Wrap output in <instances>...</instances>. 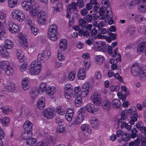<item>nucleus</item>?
I'll return each instance as SVG.
<instances>
[{
    "label": "nucleus",
    "instance_id": "obj_21",
    "mask_svg": "<svg viewBox=\"0 0 146 146\" xmlns=\"http://www.w3.org/2000/svg\"><path fill=\"white\" fill-rule=\"evenodd\" d=\"M47 85L46 82L41 83L37 88V90L39 92V94H42L47 89Z\"/></svg>",
    "mask_w": 146,
    "mask_h": 146
},
{
    "label": "nucleus",
    "instance_id": "obj_42",
    "mask_svg": "<svg viewBox=\"0 0 146 146\" xmlns=\"http://www.w3.org/2000/svg\"><path fill=\"white\" fill-rule=\"evenodd\" d=\"M104 57L101 55L96 56L95 57V61L98 64H100L104 60Z\"/></svg>",
    "mask_w": 146,
    "mask_h": 146
},
{
    "label": "nucleus",
    "instance_id": "obj_64",
    "mask_svg": "<svg viewBox=\"0 0 146 146\" xmlns=\"http://www.w3.org/2000/svg\"><path fill=\"white\" fill-rule=\"evenodd\" d=\"M80 87L79 86H77L75 88L74 92L75 94L74 95V96L75 97H77L78 96H81L80 94Z\"/></svg>",
    "mask_w": 146,
    "mask_h": 146
},
{
    "label": "nucleus",
    "instance_id": "obj_28",
    "mask_svg": "<svg viewBox=\"0 0 146 146\" xmlns=\"http://www.w3.org/2000/svg\"><path fill=\"white\" fill-rule=\"evenodd\" d=\"M86 75L85 70L83 68H80L78 73V79L81 80H84L86 78Z\"/></svg>",
    "mask_w": 146,
    "mask_h": 146
},
{
    "label": "nucleus",
    "instance_id": "obj_11",
    "mask_svg": "<svg viewBox=\"0 0 146 146\" xmlns=\"http://www.w3.org/2000/svg\"><path fill=\"white\" fill-rule=\"evenodd\" d=\"M7 25L9 31L12 33L16 34L19 32V27L17 25L11 22H9L8 23Z\"/></svg>",
    "mask_w": 146,
    "mask_h": 146
},
{
    "label": "nucleus",
    "instance_id": "obj_24",
    "mask_svg": "<svg viewBox=\"0 0 146 146\" xmlns=\"http://www.w3.org/2000/svg\"><path fill=\"white\" fill-rule=\"evenodd\" d=\"M84 114L83 113H80L76 117L74 123L75 124H79L81 123L83 121Z\"/></svg>",
    "mask_w": 146,
    "mask_h": 146
},
{
    "label": "nucleus",
    "instance_id": "obj_41",
    "mask_svg": "<svg viewBox=\"0 0 146 146\" xmlns=\"http://www.w3.org/2000/svg\"><path fill=\"white\" fill-rule=\"evenodd\" d=\"M0 66L2 69H4L5 68L6 69L7 68L10 66V64L8 61L3 60L1 62Z\"/></svg>",
    "mask_w": 146,
    "mask_h": 146
},
{
    "label": "nucleus",
    "instance_id": "obj_1",
    "mask_svg": "<svg viewBox=\"0 0 146 146\" xmlns=\"http://www.w3.org/2000/svg\"><path fill=\"white\" fill-rule=\"evenodd\" d=\"M58 30V27L55 24H52L48 27L47 35L50 39L54 41L58 39L60 35Z\"/></svg>",
    "mask_w": 146,
    "mask_h": 146
},
{
    "label": "nucleus",
    "instance_id": "obj_59",
    "mask_svg": "<svg viewBox=\"0 0 146 146\" xmlns=\"http://www.w3.org/2000/svg\"><path fill=\"white\" fill-rule=\"evenodd\" d=\"M102 4L103 7L106 9L110 8L108 0H102Z\"/></svg>",
    "mask_w": 146,
    "mask_h": 146
},
{
    "label": "nucleus",
    "instance_id": "obj_56",
    "mask_svg": "<svg viewBox=\"0 0 146 146\" xmlns=\"http://www.w3.org/2000/svg\"><path fill=\"white\" fill-rule=\"evenodd\" d=\"M28 65L27 62H24L20 66V70L21 72H24L26 70Z\"/></svg>",
    "mask_w": 146,
    "mask_h": 146
},
{
    "label": "nucleus",
    "instance_id": "obj_46",
    "mask_svg": "<svg viewBox=\"0 0 146 146\" xmlns=\"http://www.w3.org/2000/svg\"><path fill=\"white\" fill-rule=\"evenodd\" d=\"M91 63L90 59L85 60H84V64L86 71H88L90 68Z\"/></svg>",
    "mask_w": 146,
    "mask_h": 146
},
{
    "label": "nucleus",
    "instance_id": "obj_43",
    "mask_svg": "<svg viewBox=\"0 0 146 146\" xmlns=\"http://www.w3.org/2000/svg\"><path fill=\"white\" fill-rule=\"evenodd\" d=\"M0 108L2 110L3 112L5 114H8L11 112L12 110L11 107L9 106L5 107H0Z\"/></svg>",
    "mask_w": 146,
    "mask_h": 146
},
{
    "label": "nucleus",
    "instance_id": "obj_9",
    "mask_svg": "<svg viewBox=\"0 0 146 146\" xmlns=\"http://www.w3.org/2000/svg\"><path fill=\"white\" fill-rule=\"evenodd\" d=\"M89 90L90 84L88 82H86L83 84L81 89V96L84 97H86L89 94Z\"/></svg>",
    "mask_w": 146,
    "mask_h": 146
},
{
    "label": "nucleus",
    "instance_id": "obj_31",
    "mask_svg": "<svg viewBox=\"0 0 146 146\" xmlns=\"http://www.w3.org/2000/svg\"><path fill=\"white\" fill-rule=\"evenodd\" d=\"M29 80L28 78H24L23 79L22 84L23 89L25 90H28L29 88Z\"/></svg>",
    "mask_w": 146,
    "mask_h": 146
},
{
    "label": "nucleus",
    "instance_id": "obj_39",
    "mask_svg": "<svg viewBox=\"0 0 146 146\" xmlns=\"http://www.w3.org/2000/svg\"><path fill=\"white\" fill-rule=\"evenodd\" d=\"M64 90L65 98L67 100L70 99L72 96V94L71 92L72 90L67 89H64Z\"/></svg>",
    "mask_w": 146,
    "mask_h": 146
},
{
    "label": "nucleus",
    "instance_id": "obj_20",
    "mask_svg": "<svg viewBox=\"0 0 146 146\" xmlns=\"http://www.w3.org/2000/svg\"><path fill=\"white\" fill-rule=\"evenodd\" d=\"M16 54L17 59L21 62H23L25 60V57L23 52L19 49H17L16 51Z\"/></svg>",
    "mask_w": 146,
    "mask_h": 146
},
{
    "label": "nucleus",
    "instance_id": "obj_5",
    "mask_svg": "<svg viewBox=\"0 0 146 146\" xmlns=\"http://www.w3.org/2000/svg\"><path fill=\"white\" fill-rule=\"evenodd\" d=\"M137 5L138 9H146V0H132L129 4L130 9L134 8L133 7Z\"/></svg>",
    "mask_w": 146,
    "mask_h": 146
},
{
    "label": "nucleus",
    "instance_id": "obj_29",
    "mask_svg": "<svg viewBox=\"0 0 146 146\" xmlns=\"http://www.w3.org/2000/svg\"><path fill=\"white\" fill-rule=\"evenodd\" d=\"M33 126V124L30 121L27 120L24 123L23 125V128L26 131H32L31 130Z\"/></svg>",
    "mask_w": 146,
    "mask_h": 146
},
{
    "label": "nucleus",
    "instance_id": "obj_2",
    "mask_svg": "<svg viewBox=\"0 0 146 146\" xmlns=\"http://www.w3.org/2000/svg\"><path fill=\"white\" fill-rule=\"evenodd\" d=\"M41 69V64L39 61H34L30 64L29 74L32 76L38 75L40 72Z\"/></svg>",
    "mask_w": 146,
    "mask_h": 146
},
{
    "label": "nucleus",
    "instance_id": "obj_57",
    "mask_svg": "<svg viewBox=\"0 0 146 146\" xmlns=\"http://www.w3.org/2000/svg\"><path fill=\"white\" fill-rule=\"evenodd\" d=\"M65 131V127L62 125H59L57 128L56 132L58 133H63Z\"/></svg>",
    "mask_w": 146,
    "mask_h": 146
},
{
    "label": "nucleus",
    "instance_id": "obj_50",
    "mask_svg": "<svg viewBox=\"0 0 146 146\" xmlns=\"http://www.w3.org/2000/svg\"><path fill=\"white\" fill-rule=\"evenodd\" d=\"M130 139V135L127 133H124L121 138L122 141L125 142L128 141Z\"/></svg>",
    "mask_w": 146,
    "mask_h": 146
},
{
    "label": "nucleus",
    "instance_id": "obj_38",
    "mask_svg": "<svg viewBox=\"0 0 146 146\" xmlns=\"http://www.w3.org/2000/svg\"><path fill=\"white\" fill-rule=\"evenodd\" d=\"M127 113L131 115H137V111L135 108L132 107L131 108H129L127 111Z\"/></svg>",
    "mask_w": 146,
    "mask_h": 146
},
{
    "label": "nucleus",
    "instance_id": "obj_36",
    "mask_svg": "<svg viewBox=\"0 0 146 146\" xmlns=\"http://www.w3.org/2000/svg\"><path fill=\"white\" fill-rule=\"evenodd\" d=\"M102 104V108L104 109L108 110L110 108L111 103L108 100H104Z\"/></svg>",
    "mask_w": 146,
    "mask_h": 146
},
{
    "label": "nucleus",
    "instance_id": "obj_3",
    "mask_svg": "<svg viewBox=\"0 0 146 146\" xmlns=\"http://www.w3.org/2000/svg\"><path fill=\"white\" fill-rule=\"evenodd\" d=\"M100 12V15L102 17H100V19H103L106 18L108 20V23L110 25L114 23V20L113 19V16L112 11H108L107 10H94V12Z\"/></svg>",
    "mask_w": 146,
    "mask_h": 146
},
{
    "label": "nucleus",
    "instance_id": "obj_30",
    "mask_svg": "<svg viewBox=\"0 0 146 146\" xmlns=\"http://www.w3.org/2000/svg\"><path fill=\"white\" fill-rule=\"evenodd\" d=\"M13 46V43L11 40L8 39L5 40L4 46L5 48L10 49Z\"/></svg>",
    "mask_w": 146,
    "mask_h": 146
},
{
    "label": "nucleus",
    "instance_id": "obj_14",
    "mask_svg": "<svg viewBox=\"0 0 146 146\" xmlns=\"http://www.w3.org/2000/svg\"><path fill=\"white\" fill-rule=\"evenodd\" d=\"M86 109L88 112L93 114H96L98 112L97 108L95 107L94 105L91 103L87 104Z\"/></svg>",
    "mask_w": 146,
    "mask_h": 146
},
{
    "label": "nucleus",
    "instance_id": "obj_7",
    "mask_svg": "<svg viewBox=\"0 0 146 146\" xmlns=\"http://www.w3.org/2000/svg\"><path fill=\"white\" fill-rule=\"evenodd\" d=\"M91 99L94 104L97 106L102 105V100L100 94L94 92L91 96Z\"/></svg>",
    "mask_w": 146,
    "mask_h": 146
},
{
    "label": "nucleus",
    "instance_id": "obj_37",
    "mask_svg": "<svg viewBox=\"0 0 146 146\" xmlns=\"http://www.w3.org/2000/svg\"><path fill=\"white\" fill-rule=\"evenodd\" d=\"M32 131H25L21 135V137L22 139L26 140L29 138L32 135Z\"/></svg>",
    "mask_w": 146,
    "mask_h": 146
},
{
    "label": "nucleus",
    "instance_id": "obj_33",
    "mask_svg": "<svg viewBox=\"0 0 146 146\" xmlns=\"http://www.w3.org/2000/svg\"><path fill=\"white\" fill-rule=\"evenodd\" d=\"M112 49L113 48L112 46H109L108 50V52L111 56L115 57L117 55L118 49L117 48H115L113 52H112Z\"/></svg>",
    "mask_w": 146,
    "mask_h": 146
},
{
    "label": "nucleus",
    "instance_id": "obj_60",
    "mask_svg": "<svg viewBox=\"0 0 146 146\" xmlns=\"http://www.w3.org/2000/svg\"><path fill=\"white\" fill-rule=\"evenodd\" d=\"M76 73L73 72L70 73L68 76V79L70 81H73L75 78Z\"/></svg>",
    "mask_w": 146,
    "mask_h": 146
},
{
    "label": "nucleus",
    "instance_id": "obj_8",
    "mask_svg": "<svg viewBox=\"0 0 146 146\" xmlns=\"http://www.w3.org/2000/svg\"><path fill=\"white\" fill-rule=\"evenodd\" d=\"M51 56V52L49 50H42L39 53L38 59L40 60L45 62Z\"/></svg>",
    "mask_w": 146,
    "mask_h": 146
},
{
    "label": "nucleus",
    "instance_id": "obj_61",
    "mask_svg": "<svg viewBox=\"0 0 146 146\" xmlns=\"http://www.w3.org/2000/svg\"><path fill=\"white\" fill-rule=\"evenodd\" d=\"M77 6L76 3L73 2L71 4L69 5L67 7V9H76Z\"/></svg>",
    "mask_w": 146,
    "mask_h": 146
},
{
    "label": "nucleus",
    "instance_id": "obj_35",
    "mask_svg": "<svg viewBox=\"0 0 146 146\" xmlns=\"http://www.w3.org/2000/svg\"><path fill=\"white\" fill-rule=\"evenodd\" d=\"M23 8L24 9H36L39 8V6L38 3H36L34 4V5H23Z\"/></svg>",
    "mask_w": 146,
    "mask_h": 146
},
{
    "label": "nucleus",
    "instance_id": "obj_62",
    "mask_svg": "<svg viewBox=\"0 0 146 146\" xmlns=\"http://www.w3.org/2000/svg\"><path fill=\"white\" fill-rule=\"evenodd\" d=\"M30 29L31 33L35 35H36L38 33V31L35 25L30 27Z\"/></svg>",
    "mask_w": 146,
    "mask_h": 146
},
{
    "label": "nucleus",
    "instance_id": "obj_18",
    "mask_svg": "<svg viewBox=\"0 0 146 146\" xmlns=\"http://www.w3.org/2000/svg\"><path fill=\"white\" fill-rule=\"evenodd\" d=\"M146 48V41H143L138 44L137 52L138 54H141Z\"/></svg>",
    "mask_w": 146,
    "mask_h": 146
},
{
    "label": "nucleus",
    "instance_id": "obj_6",
    "mask_svg": "<svg viewBox=\"0 0 146 146\" xmlns=\"http://www.w3.org/2000/svg\"><path fill=\"white\" fill-rule=\"evenodd\" d=\"M11 16L13 19L20 22L23 21L25 18V14L19 10H14L11 13Z\"/></svg>",
    "mask_w": 146,
    "mask_h": 146
},
{
    "label": "nucleus",
    "instance_id": "obj_16",
    "mask_svg": "<svg viewBox=\"0 0 146 146\" xmlns=\"http://www.w3.org/2000/svg\"><path fill=\"white\" fill-rule=\"evenodd\" d=\"M94 5L93 9H98L100 7L99 5L97 2L96 0H90V3L87 4L86 5V9H92Z\"/></svg>",
    "mask_w": 146,
    "mask_h": 146
},
{
    "label": "nucleus",
    "instance_id": "obj_15",
    "mask_svg": "<svg viewBox=\"0 0 146 146\" xmlns=\"http://www.w3.org/2000/svg\"><path fill=\"white\" fill-rule=\"evenodd\" d=\"M4 88L9 92H14L16 89L15 84L10 82H7L5 84Z\"/></svg>",
    "mask_w": 146,
    "mask_h": 146
},
{
    "label": "nucleus",
    "instance_id": "obj_4",
    "mask_svg": "<svg viewBox=\"0 0 146 146\" xmlns=\"http://www.w3.org/2000/svg\"><path fill=\"white\" fill-rule=\"evenodd\" d=\"M125 118V111H121V117L117 120L118 125L121 124V129L125 128L127 130H130L131 129V126L130 125H129L128 123H126L124 121Z\"/></svg>",
    "mask_w": 146,
    "mask_h": 146
},
{
    "label": "nucleus",
    "instance_id": "obj_48",
    "mask_svg": "<svg viewBox=\"0 0 146 146\" xmlns=\"http://www.w3.org/2000/svg\"><path fill=\"white\" fill-rule=\"evenodd\" d=\"M75 100V104L77 107H79L82 104V100L81 96H78Z\"/></svg>",
    "mask_w": 146,
    "mask_h": 146
},
{
    "label": "nucleus",
    "instance_id": "obj_58",
    "mask_svg": "<svg viewBox=\"0 0 146 146\" xmlns=\"http://www.w3.org/2000/svg\"><path fill=\"white\" fill-rule=\"evenodd\" d=\"M137 115H131L130 116L131 120L129 121V123L131 125H133L134 124L135 122L137 120Z\"/></svg>",
    "mask_w": 146,
    "mask_h": 146
},
{
    "label": "nucleus",
    "instance_id": "obj_63",
    "mask_svg": "<svg viewBox=\"0 0 146 146\" xmlns=\"http://www.w3.org/2000/svg\"><path fill=\"white\" fill-rule=\"evenodd\" d=\"M137 133V129L133 128L131 131V133L130 135V137L131 138L133 139L136 137Z\"/></svg>",
    "mask_w": 146,
    "mask_h": 146
},
{
    "label": "nucleus",
    "instance_id": "obj_44",
    "mask_svg": "<svg viewBox=\"0 0 146 146\" xmlns=\"http://www.w3.org/2000/svg\"><path fill=\"white\" fill-rule=\"evenodd\" d=\"M17 0H8V5L11 8H14L17 3Z\"/></svg>",
    "mask_w": 146,
    "mask_h": 146
},
{
    "label": "nucleus",
    "instance_id": "obj_47",
    "mask_svg": "<svg viewBox=\"0 0 146 146\" xmlns=\"http://www.w3.org/2000/svg\"><path fill=\"white\" fill-rule=\"evenodd\" d=\"M56 111L57 114L61 115H64L65 112V110L63 109L61 107L59 106H57Z\"/></svg>",
    "mask_w": 146,
    "mask_h": 146
},
{
    "label": "nucleus",
    "instance_id": "obj_40",
    "mask_svg": "<svg viewBox=\"0 0 146 146\" xmlns=\"http://www.w3.org/2000/svg\"><path fill=\"white\" fill-rule=\"evenodd\" d=\"M14 68L10 66L7 68L5 71L6 74L8 76L12 75L14 73Z\"/></svg>",
    "mask_w": 146,
    "mask_h": 146
},
{
    "label": "nucleus",
    "instance_id": "obj_12",
    "mask_svg": "<svg viewBox=\"0 0 146 146\" xmlns=\"http://www.w3.org/2000/svg\"><path fill=\"white\" fill-rule=\"evenodd\" d=\"M19 37L20 38L19 43L21 46L26 50L28 49L29 47L25 35H23L20 33L19 34Z\"/></svg>",
    "mask_w": 146,
    "mask_h": 146
},
{
    "label": "nucleus",
    "instance_id": "obj_45",
    "mask_svg": "<svg viewBox=\"0 0 146 146\" xmlns=\"http://www.w3.org/2000/svg\"><path fill=\"white\" fill-rule=\"evenodd\" d=\"M121 102L118 99H113L112 102V104L113 106L115 108H117L119 107L121 105Z\"/></svg>",
    "mask_w": 146,
    "mask_h": 146
},
{
    "label": "nucleus",
    "instance_id": "obj_17",
    "mask_svg": "<svg viewBox=\"0 0 146 146\" xmlns=\"http://www.w3.org/2000/svg\"><path fill=\"white\" fill-rule=\"evenodd\" d=\"M141 71L139 65L137 63L133 64L131 67V72L132 74L134 76H136L139 74Z\"/></svg>",
    "mask_w": 146,
    "mask_h": 146
},
{
    "label": "nucleus",
    "instance_id": "obj_23",
    "mask_svg": "<svg viewBox=\"0 0 146 146\" xmlns=\"http://www.w3.org/2000/svg\"><path fill=\"white\" fill-rule=\"evenodd\" d=\"M90 123L92 128L96 129L98 126L99 121L96 117H92L90 119Z\"/></svg>",
    "mask_w": 146,
    "mask_h": 146
},
{
    "label": "nucleus",
    "instance_id": "obj_13",
    "mask_svg": "<svg viewBox=\"0 0 146 146\" xmlns=\"http://www.w3.org/2000/svg\"><path fill=\"white\" fill-rule=\"evenodd\" d=\"M105 45V42H96L94 44V48L96 51H104Z\"/></svg>",
    "mask_w": 146,
    "mask_h": 146
},
{
    "label": "nucleus",
    "instance_id": "obj_22",
    "mask_svg": "<svg viewBox=\"0 0 146 146\" xmlns=\"http://www.w3.org/2000/svg\"><path fill=\"white\" fill-rule=\"evenodd\" d=\"M38 94L39 93L37 90V88H34L30 90L29 96L32 99L34 100L37 97Z\"/></svg>",
    "mask_w": 146,
    "mask_h": 146
},
{
    "label": "nucleus",
    "instance_id": "obj_52",
    "mask_svg": "<svg viewBox=\"0 0 146 146\" xmlns=\"http://www.w3.org/2000/svg\"><path fill=\"white\" fill-rule=\"evenodd\" d=\"M36 139H29L27 140V144L29 146H33L36 143Z\"/></svg>",
    "mask_w": 146,
    "mask_h": 146
},
{
    "label": "nucleus",
    "instance_id": "obj_26",
    "mask_svg": "<svg viewBox=\"0 0 146 146\" xmlns=\"http://www.w3.org/2000/svg\"><path fill=\"white\" fill-rule=\"evenodd\" d=\"M59 44V48L61 50L64 51L66 49L67 46V43L66 39H61Z\"/></svg>",
    "mask_w": 146,
    "mask_h": 146
},
{
    "label": "nucleus",
    "instance_id": "obj_54",
    "mask_svg": "<svg viewBox=\"0 0 146 146\" xmlns=\"http://www.w3.org/2000/svg\"><path fill=\"white\" fill-rule=\"evenodd\" d=\"M26 23L29 25L30 26V27L35 25L34 22L31 20V18L29 17H28L26 18Z\"/></svg>",
    "mask_w": 146,
    "mask_h": 146
},
{
    "label": "nucleus",
    "instance_id": "obj_34",
    "mask_svg": "<svg viewBox=\"0 0 146 146\" xmlns=\"http://www.w3.org/2000/svg\"><path fill=\"white\" fill-rule=\"evenodd\" d=\"M5 49L4 47H0V54L2 57L7 58L9 56V54Z\"/></svg>",
    "mask_w": 146,
    "mask_h": 146
},
{
    "label": "nucleus",
    "instance_id": "obj_49",
    "mask_svg": "<svg viewBox=\"0 0 146 146\" xmlns=\"http://www.w3.org/2000/svg\"><path fill=\"white\" fill-rule=\"evenodd\" d=\"M139 74L140 79L142 80H145L146 77V70H141Z\"/></svg>",
    "mask_w": 146,
    "mask_h": 146
},
{
    "label": "nucleus",
    "instance_id": "obj_53",
    "mask_svg": "<svg viewBox=\"0 0 146 146\" xmlns=\"http://www.w3.org/2000/svg\"><path fill=\"white\" fill-rule=\"evenodd\" d=\"M37 16L38 17L47 18L46 13L43 10H41L38 12Z\"/></svg>",
    "mask_w": 146,
    "mask_h": 146
},
{
    "label": "nucleus",
    "instance_id": "obj_32",
    "mask_svg": "<svg viewBox=\"0 0 146 146\" xmlns=\"http://www.w3.org/2000/svg\"><path fill=\"white\" fill-rule=\"evenodd\" d=\"M56 91V88L54 86H49L48 87L46 90V94L49 95H53Z\"/></svg>",
    "mask_w": 146,
    "mask_h": 146
},
{
    "label": "nucleus",
    "instance_id": "obj_27",
    "mask_svg": "<svg viewBox=\"0 0 146 146\" xmlns=\"http://www.w3.org/2000/svg\"><path fill=\"white\" fill-rule=\"evenodd\" d=\"M10 119L7 117H5L1 118V115H0V123L4 127L7 126L9 124Z\"/></svg>",
    "mask_w": 146,
    "mask_h": 146
},
{
    "label": "nucleus",
    "instance_id": "obj_55",
    "mask_svg": "<svg viewBox=\"0 0 146 146\" xmlns=\"http://www.w3.org/2000/svg\"><path fill=\"white\" fill-rule=\"evenodd\" d=\"M143 18L141 15H136L134 19L135 22L137 23H140L143 21Z\"/></svg>",
    "mask_w": 146,
    "mask_h": 146
},
{
    "label": "nucleus",
    "instance_id": "obj_51",
    "mask_svg": "<svg viewBox=\"0 0 146 146\" xmlns=\"http://www.w3.org/2000/svg\"><path fill=\"white\" fill-rule=\"evenodd\" d=\"M37 21L38 24L40 26L44 25L46 23L47 18H44L41 17H38Z\"/></svg>",
    "mask_w": 146,
    "mask_h": 146
},
{
    "label": "nucleus",
    "instance_id": "obj_19",
    "mask_svg": "<svg viewBox=\"0 0 146 146\" xmlns=\"http://www.w3.org/2000/svg\"><path fill=\"white\" fill-rule=\"evenodd\" d=\"M80 128L84 134L90 135L92 133L91 129L88 124L85 123L82 125Z\"/></svg>",
    "mask_w": 146,
    "mask_h": 146
},
{
    "label": "nucleus",
    "instance_id": "obj_10",
    "mask_svg": "<svg viewBox=\"0 0 146 146\" xmlns=\"http://www.w3.org/2000/svg\"><path fill=\"white\" fill-rule=\"evenodd\" d=\"M43 113L44 116L48 119H52L55 115V111L50 108H47L44 109Z\"/></svg>",
    "mask_w": 146,
    "mask_h": 146
},
{
    "label": "nucleus",
    "instance_id": "obj_25",
    "mask_svg": "<svg viewBox=\"0 0 146 146\" xmlns=\"http://www.w3.org/2000/svg\"><path fill=\"white\" fill-rule=\"evenodd\" d=\"M45 105V100L44 98L41 97L39 99L37 103L38 108L40 109H43Z\"/></svg>",
    "mask_w": 146,
    "mask_h": 146
}]
</instances>
